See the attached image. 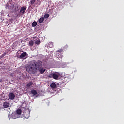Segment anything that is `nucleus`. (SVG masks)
<instances>
[{
	"instance_id": "nucleus-13",
	"label": "nucleus",
	"mask_w": 124,
	"mask_h": 124,
	"mask_svg": "<svg viewBox=\"0 0 124 124\" xmlns=\"http://www.w3.org/2000/svg\"><path fill=\"white\" fill-rule=\"evenodd\" d=\"M16 113L17 114H22V110H21V109H20L19 108L17 109V110L16 111Z\"/></svg>"
},
{
	"instance_id": "nucleus-18",
	"label": "nucleus",
	"mask_w": 124,
	"mask_h": 124,
	"mask_svg": "<svg viewBox=\"0 0 124 124\" xmlns=\"http://www.w3.org/2000/svg\"><path fill=\"white\" fill-rule=\"evenodd\" d=\"M16 6L15 7V9H16V10H17V11H18V10H19L20 8H19L18 4L16 3Z\"/></svg>"
},
{
	"instance_id": "nucleus-9",
	"label": "nucleus",
	"mask_w": 124,
	"mask_h": 124,
	"mask_svg": "<svg viewBox=\"0 0 124 124\" xmlns=\"http://www.w3.org/2000/svg\"><path fill=\"white\" fill-rule=\"evenodd\" d=\"M31 93L33 94V96H36L38 93L36 90H35V89H32V90H31Z\"/></svg>"
},
{
	"instance_id": "nucleus-11",
	"label": "nucleus",
	"mask_w": 124,
	"mask_h": 124,
	"mask_svg": "<svg viewBox=\"0 0 124 124\" xmlns=\"http://www.w3.org/2000/svg\"><path fill=\"white\" fill-rule=\"evenodd\" d=\"M34 45V42L33 41H30L28 43V46H33Z\"/></svg>"
},
{
	"instance_id": "nucleus-12",
	"label": "nucleus",
	"mask_w": 124,
	"mask_h": 124,
	"mask_svg": "<svg viewBox=\"0 0 124 124\" xmlns=\"http://www.w3.org/2000/svg\"><path fill=\"white\" fill-rule=\"evenodd\" d=\"M45 18H44V17H42L41 18H39V23L40 24H41L42 23H43V22H44Z\"/></svg>"
},
{
	"instance_id": "nucleus-15",
	"label": "nucleus",
	"mask_w": 124,
	"mask_h": 124,
	"mask_svg": "<svg viewBox=\"0 0 124 124\" xmlns=\"http://www.w3.org/2000/svg\"><path fill=\"white\" fill-rule=\"evenodd\" d=\"M40 43L41 41H40V40H36V41H35V44L36 45H40Z\"/></svg>"
},
{
	"instance_id": "nucleus-7",
	"label": "nucleus",
	"mask_w": 124,
	"mask_h": 124,
	"mask_svg": "<svg viewBox=\"0 0 124 124\" xmlns=\"http://www.w3.org/2000/svg\"><path fill=\"white\" fill-rule=\"evenodd\" d=\"M27 57L28 53H26V52H23V53H21L20 56H18V58H19L20 59H23V58H26V57Z\"/></svg>"
},
{
	"instance_id": "nucleus-16",
	"label": "nucleus",
	"mask_w": 124,
	"mask_h": 124,
	"mask_svg": "<svg viewBox=\"0 0 124 124\" xmlns=\"http://www.w3.org/2000/svg\"><path fill=\"white\" fill-rule=\"evenodd\" d=\"M36 25H37V22L34 21L32 23V27H35Z\"/></svg>"
},
{
	"instance_id": "nucleus-19",
	"label": "nucleus",
	"mask_w": 124,
	"mask_h": 124,
	"mask_svg": "<svg viewBox=\"0 0 124 124\" xmlns=\"http://www.w3.org/2000/svg\"><path fill=\"white\" fill-rule=\"evenodd\" d=\"M5 55H6V53H3L1 56H0V58H3Z\"/></svg>"
},
{
	"instance_id": "nucleus-8",
	"label": "nucleus",
	"mask_w": 124,
	"mask_h": 124,
	"mask_svg": "<svg viewBox=\"0 0 124 124\" xmlns=\"http://www.w3.org/2000/svg\"><path fill=\"white\" fill-rule=\"evenodd\" d=\"M3 106L4 108H8V107L10 106L9 102H8V101H5L3 103Z\"/></svg>"
},
{
	"instance_id": "nucleus-6",
	"label": "nucleus",
	"mask_w": 124,
	"mask_h": 124,
	"mask_svg": "<svg viewBox=\"0 0 124 124\" xmlns=\"http://www.w3.org/2000/svg\"><path fill=\"white\" fill-rule=\"evenodd\" d=\"M8 97L10 100H14L15 98V94L13 93H9Z\"/></svg>"
},
{
	"instance_id": "nucleus-2",
	"label": "nucleus",
	"mask_w": 124,
	"mask_h": 124,
	"mask_svg": "<svg viewBox=\"0 0 124 124\" xmlns=\"http://www.w3.org/2000/svg\"><path fill=\"white\" fill-rule=\"evenodd\" d=\"M61 76L59 72H53V73L49 74L48 77L49 78H53L54 79H59V77Z\"/></svg>"
},
{
	"instance_id": "nucleus-22",
	"label": "nucleus",
	"mask_w": 124,
	"mask_h": 124,
	"mask_svg": "<svg viewBox=\"0 0 124 124\" xmlns=\"http://www.w3.org/2000/svg\"><path fill=\"white\" fill-rule=\"evenodd\" d=\"M50 48H52L53 47V44H50L49 46Z\"/></svg>"
},
{
	"instance_id": "nucleus-21",
	"label": "nucleus",
	"mask_w": 124,
	"mask_h": 124,
	"mask_svg": "<svg viewBox=\"0 0 124 124\" xmlns=\"http://www.w3.org/2000/svg\"><path fill=\"white\" fill-rule=\"evenodd\" d=\"M62 49L61 48V49H59L57 52H58V53H62Z\"/></svg>"
},
{
	"instance_id": "nucleus-1",
	"label": "nucleus",
	"mask_w": 124,
	"mask_h": 124,
	"mask_svg": "<svg viewBox=\"0 0 124 124\" xmlns=\"http://www.w3.org/2000/svg\"><path fill=\"white\" fill-rule=\"evenodd\" d=\"M42 62L41 61L38 60L37 62L32 61L29 66H26V71L29 74H33L36 70V71H40L41 74H44L46 70L42 68Z\"/></svg>"
},
{
	"instance_id": "nucleus-17",
	"label": "nucleus",
	"mask_w": 124,
	"mask_h": 124,
	"mask_svg": "<svg viewBox=\"0 0 124 124\" xmlns=\"http://www.w3.org/2000/svg\"><path fill=\"white\" fill-rule=\"evenodd\" d=\"M49 16H49V14H46V15H45V16H44V18H49Z\"/></svg>"
},
{
	"instance_id": "nucleus-3",
	"label": "nucleus",
	"mask_w": 124,
	"mask_h": 124,
	"mask_svg": "<svg viewBox=\"0 0 124 124\" xmlns=\"http://www.w3.org/2000/svg\"><path fill=\"white\" fill-rule=\"evenodd\" d=\"M27 9V6H22V7L20 9L19 13L21 14V15H24L25 12H26Z\"/></svg>"
},
{
	"instance_id": "nucleus-4",
	"label": "nucleus",
	"mask_w": 124,
	"mask_h": 124,
	"mask_svg": "<svg viewBox=\"0 0 124 124\" xmlns=\"http://www.w3.org/2000/svg\"><path fill=\"white\" fill-rule=\"evenodd\" d=\"M36 0H30V4L31 6H32L33 7H35V6H37V3L35 2Z\"/></svg>"
},
{
	"instance_id": "nucleus-10",
	"label": "nucleus",
	"mask_w": 124,
	"mask_h": 124,
	"mask_svg": "<svg viewBox=\"0 0 124 124\" xmlns=\"http://www.w3.org/2000/svg\"><path fill=\"white\" fill-rule=\"evenodd\" d=\"M50 87L52 89H55L57 87V84L55 83H52L50 84Z\"/></svg>"
},
{
	"instance_id": "nucleus-5",
	"label": "nucleus",
	"mask_w": 124,
	"mask_h": 124,
	"mask_svg": "<svg viewBox=\"0 0 124 124\" xmlns=\"http://www.w3.org/2000/svg\"><path fill=\"white\" fill-rule=\"evenodd\" d=\"M15 3L11 2L10 4L7 5V7L9 9V10H13L14 8Z\"/></svg>"
},
{
	"instance_id": "nucleus-14",
	"label": "nucleus",
	"mask_w": 124,
	"mask_h": 124,
	"mask_svg": "<svg viewBox=\"0 0 124 124\" xmlns=\"http://www.w3.org/2000/svg\"><path fill=\"white\" fill-rule=\"evenodd\" d=\"M32 84H33V83L32 82H30L29 83L27 84L26 86L30 87V86H31Z\"/></svg>"
},
{
	"instance_id": "nucleus-20",
	"label": "nucleus",
	"mask_w": 124,
	"mask_h": 124,
	"mask_svg": "<svg viewBox=\"0 0 124 124\" xmlns=\"http://www.w3.org/2000/svg\"><path fill=\"white\" fill-rule=\"evenodd\" d=\"M57 58H60L62 59V54H58V55L57 56Z\"/></svg>"
}]
</instances>
